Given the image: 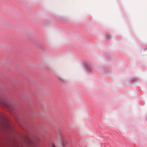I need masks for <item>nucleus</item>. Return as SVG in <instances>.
<instances>
[{"instance_id": "1", "label": "nucleus", "mask_w": 147, "mask_h": 147, "mask_svg": "<svg viewBox=\"0 0 147 147\" xmlns=\"http://www.w3.org/2000/svg\"><path fill=\"white\" fill-rule=\"evenodd\" d=\"M0 120L3 123V126L8 130H12V127L9 124L8 120L3 114H0Z\"/></svg>"}, {"instance_id": "2", "label": "nucleus", "mask_w": 147, "mask_h": 147, "mask_svg": "<svg viewBox=\"0 0 147 147\" xmlns=\"http://www.w3.org/2000/svg\"><path fill=\"white\" fill-rule=\"evenodd\" d=\"M0 103L2 106L5 107L9 111H11L12 110V106L9 103L7 102L4 100L0 98Z\"/></svg>"}, {"instance_id": "3", "label": "nucleus", "mask_w": 147, "mask_h": 147, "mask_svg": "<svg viewBox=\"0 0 147 147\" xmlns=\"http://www.w3.org/2000/svg\"><path fill=\"white\" fill-rule=\"evenodd\" d=\"M51 147H56L55 146V144H53L51 146Z\"/></svg>"}, {"instance_id": "4", "label": "nucleus", "mask_w": 147, "mask_h": 147, "mask_svg": "<svg viewBox=\"0 0 147 147\" xmlns=\"http://www.w3.org/2000/svg\"><path fill=\"white\" fill-rule=\"evenodd\" d=\"M109 38V39H110V38Z\"/></svg>"}]
</instances>
